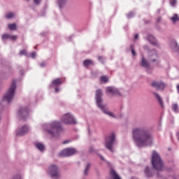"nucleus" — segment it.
<instances>
[{"label":"nucleus","mask_w":179,"mask_h":179,"mask_svg":"<svg viewBox=\"0 0 179 179\" xmlns=\"http://www.w3.org/2000/svg\"><path fill=\"white\" fill-rule=\"evenodd\" d=\"M62 122L66 125H75L78 124V121L75 116L71 113H66L61 117V121L53 120L49 123H44L43 128L47 131L53 138H58L61 135V132H64Z\"/></svg>","instance_id":"nucleus-1"},{"label":"nucleus","mask_w":179,"mask_h":179,"mask_svg":"<svg viewBox=\"0 0 179 179\" xmlns=\"http://www.w3.org/2000/svg\"><path fill=\"white\" fill-rule=\"evenodd\" d=\"M133 140L138 148L150 146L153 142L150 132L145 127H137L133 129Z\"/></svg>","instance_id":"nucleus-2"},{"label":"nucleus","mask_w":179,"mask_h":179,"mask_svg":"<svg viewBox=\"0 0 179 179\" xmlns=\"http://www.w3.org/2000/svg\"><path fill=\"white\" fill-rule=\"evenodd\" d=\"M95 99L97 107H99L104 114L109 115V117H112V118H117V116L114 115L113 112H110L107 109V106H106V104H104V102L103 101V92L100 90H96Z\"/></svg>","instance_id":"nucleus-3"},{"label":"nucleus","mask_w":179,"mask_h":179,"mask_svg":"<svg viewBox=\"0 0 179 179\" xmlns=\"http://www.w3.org/2000/svg\"><path fill=\"white\" fill-rule=\"evenodd\" d=\"M152 165L155 170L157 171H163L164 170V162L160 157V155L157 152L153 151L152 155Z\"/></svg>","instance_id":"nucleus-4"},{"label":"nucleus","mask_w":179,"mask_h":179,"mask_svg":"<svg viewBox=\"0 0 179 179\" xmlns=\"http://www.w3.org/2000/svg\"><path fill=\"white\" fill-rule=\"evenodd\" d=\"M16 90V81H13L10 87L8 88L6 94L3 96V101L6 103H12L13 97H15V92Z\"/></svg>","instance_id":"nucleus-5"},{"label":"nucleus","mask_w":179,"mask_h":179,"mask_svg":"<svg viewBox=\"0 0 179 179\" xmlns=\"http://www.w3.org/2000/svg\"><path fill=\"white\" fill-rule=\"evenodd\" d=\"M46 173L50 178L59 179L61 178V171L59 166L57 164H52L49 166L46 170Z\"/></svg>","instance_id":"nucleus-6"},{"label":"nucleus","mask_w":179,"mask_h":179,"mask_svg":"<svg viewBox=\"0 0 179 179\" xmlns=\"http://www.w3.org/2000/svg\"><path fill=\"white\" fill-rule=\"evenodd\" d=\"M117 143V138L114 132L110 133L105 139V146L110 152H114V145Z\"/></svg>","instance_id":"nucleus-7"},{"label":"nucleus","mask_w":179,"mask_h":179,"mask_svg":"<svg viewBox=\"0 0 179 179\" xmlns=\"http://www.w3.org/2000/svg\"><path fill=\"white\" fill-rule=\"evenodd\" d=\"M29 113H30V110L27 106H22L17 111V116L20 120H25L29 117Z\"/></svg>","instance_id":"nucleus-8"},{"label":"nucleus","mask_w":179,"mask_h":179,"mask_svg":"<svg viewBox=\"0 0 179 179\" xmlns=\"http://www.w3.org/2000/svg\"><path fill=\"white\" fill-rule=\"evenodd\" d=\"M29 129L30 128L27 125L24 124L17 129L16 135L17 136H24V135H27Z\"/></svg>","instance_id":"nucleus-9"},{"label":"nucleus","mask_w":179,"mask_h":179,"mask_svg":"<svg viewBox=\"0 0 179 179\" xmlns=\"http://www.w3.org/2000/svg\"><path fill=\"white\" fill-rule=\"evenodd\" d=\"M78 152L75 148H66L60 152V156L62 157H69V156H73L75 153Z\"/></svg>","instance_id":"nucleus-10"},{"label":"nucleus","mask_w":179,"mask_h":179,"mask_svg":"<svg viewBox=\"0 0 179 179\" xmlns=\"http://www.w3.org/2000/svg\"><path fill=\"white\" fill-rule=\"evenodd\" d=\"M150 60L152 62H157L159 64V55L157 54V50L152 49L148 52Z\"/></svg>","instance_id":"nucleus-11"},{"label":"nucleus","mask_w":179,"mask_h":179,"mask_svg":"<svg viewBox=\"0 0 179 179\" xmlns=\"http://www.w3.org/2000/svg\"><path fill=\"white\" fill-rule=\"evenodd\" d=\"M62 79L61 78H56L52 81V85H50V87H52V86H54L55 88V93H59V88H58V86H61L62 85Z\"/></svg>","instance_id":"nucleus-12"},{"label":"nucleus","mask_w":179,"mask_h":179,"mask_svg":"<svg viewBox=\"0 0 179 179\" xmlns=\"http://www.w3.org/2000/svg\"><path fill=\"white\" fill-rule=\"evenodd\" d=\"M151 86L157 89V90H163L164 87H166V85L163 83L162 81H153L151 83Z\"/></svg>","instance_id":"nucleus-13"},{"label":"nucleus","mask_w":179,"mask_h":179,"mask_svg":"<svg viewBox=\"0 0 179 179\" xmlns=\"http://www.w3.org/2000/svg\"><path fill=\"white\" fill-rule=\"evenodd\" d=\"M147 39L148 40L149 43L155 47H160V43L156 40V38L153 36V35L150 34L148 36Z\"/></svg>","instance_id":"nucleus-14"},{"label":"nucleus","mask_w":179,"mask_h":179,"mask_svg":"<svg viewBox=\"0 0 179 179\" xmlns=\"http://www.w3.org/2000/svg\"><path fill=\"white\" fill-rule=\"evenodd\" d=\"M106 93L112 96H114L115 94H120V92L118 91V89H117L115 87H108L106 88Z\"/></svg>","instance_id":"nucleus-15"},{"label":"nucleus","mask_w":179,"mask_h":179,"mask_svg":"<svg viewBox=\"0 0 179 179\" xmlns=\"http://www.w3.org/2000/svg\"><path fill=\"white\" fill-rule=\"evenodd\" d=\"M144 173L147 178H150V177H153V176H155L153 169L149 168V166L145 168Z\"/></svg>","instance_id":"nucleus-16"},{"label":"nucleus","mask_w":179,"mask_h":179,"mask_svg":"<svg viewBox=\"0 0 179 179\" xmlns=\"http://www.w3.org/2000/svg\"><path fill=\"white\" fill-rule=\"evenodd\" d=\"M169 47L173 51V52H178L179 51V47L178 44H177V42L176 41H172L169 43Z\"/></svg>","instance_id":"nucleus-17"},{"label":"nucleus","mask_w":179,"mask_h":179,"mask_svg":"<svg viewBox=\"0 0 179 179\" xmlns=\"http://www.w3.org/2000/svg\"><path fill=\"white\" fill-rule=\"evenodd\" d=\"M155 97L157 99L158 103H159V105L161 106V107L163 108V107H164V103H163V99H162V97L160 96V95H159V94L154 92L153 93Z\"/></svg>","instance_id":"nucleus-18"},{"label":"nucleus","mask_w":179,"mask_h":179,"mask_svg":"<svg viewBox=\"0 0 179 179\" xmlns=\"http://www.w3.org/2000/svg\"><path fill=\"white\" fill-rule=\"evenodd\" d=\"M141 66H143V68H145V69H149V68H150L149 62H148V60H146V59H145V57H142Z\"/></svg>","instance_id":"nucleus-19"},{"label":"nucleus","mask_w":179,"mask_h":179,"mask_svg":"<svg viewBox=\"0 0 179 179\" xmlns=\"http://www.w3.org/2000/svg\"><path fill=\"white\" fill-rule=\"evenodd\" d=\"M35 146L38 149V150H40V152H43L45 149L44 144L41 143H35Z\"/></svg>","instance_id":"nucleus-20"},{"label":"nucleus","mask_w":179,"mask_h":179,"mask_svg":"<svg viewBox=\"0 0 179 179\" xmlns=\"http://www.w3.org/2000/svg\"><path fill=\"white\" fill-rule=\"evenodd\" d=\"M90 166H92L91 163H88L85 166V169L84 171L85 176H87L89 174V171L90 170Z\"/></svg>","instance_id":"nucleus-21"},{"label":"nucleus","mask_w":179,"mask_h":179,"mask_svg":"<svg viewBox=\"0 0 179 179\" xmlns=\"http://www.w3.org/2000/svg\"><path fill=\"white\" fill-rule=\"evenodd\" d=\"M84 64V66H90V65H93V61L90 60V59H86L83 62Z\"/></svg>","instance_id":"nucleus-22"},{"label":"nucleus","mask_w":179,"mask_h":179,"mask_svg":"<svg viewBox=\"0 0 179 179\" xmlns=\"http://www.w3.org/2000/svg\"><path fill=\"white\" fill-rule=\"evenodd\" d=\"M16 16V14L15 13H8L7 15L5 16L6 19H13Z\"/></svg>","instance_id":"nucleus-23"},{"label":"nucleus","mask_w":179,"mask_h":179,"mask_svg":"<svg viewBox=\"0 0 179 179\" xmlns=\"http://www.w3.org/2000/svg\"><path fill=\"white\" fill-rule=\"evenodd\" d=\"M171 20L173 22V23H176V22H178L179 20L178 14H174L172 17H171Z\"/></svg>","instance_id":"nucleus-24"},{"label":"nucleus","mask_w":179,"mask_h":179,"mask_svg":"<svg viewBox=\"0 0 179 179\" xmlns=\"http://www.w3.org/2000/svg\"><path fill=\"white\" fill-rule=\"evenodd\" d=\"M2 40H10V34H4L2 35Z\"/></svg>","instance_id":"nucleus-25"},{"label":"nucleus","mask_w":179,"mask_h":179,"mask_svg":"<svg viewBox=\"0 0 179 179\" xmlns=\"http://www.w3.org/2000/svg\"><path fill=\"white\" fill-rule=\"evenodd\" d=\"M172 110L174 113H178V105L177 103H173L172 105Z\"/></svg>","instance_id":"nucleus-26"},{"label":"nucleus","mask_w":179,"mask_h":179,"mask_svg":"<svg viewBox=\"0 0 179 179\" xmlns=\"http://www.w3.org/2000/svg\"><path fill=\"white\" fill-rule=\"evenodd\" d=\"M65 3H66V0H58V4L59 8H62V6L65 5Z\"/></svg>","instance_id":"nucleus-27"},{"label":"nucleus","mask_w":179,"mask_h":179,"mask_svg":"<svg viewBox=\"0 0 179 179\" xmlns=\"http://www.w3.org/2000/svg\"><path fill=\"white\" fill-rule=\"evenodd\" d=\"M18 55H25V57H27L29 56V53H27V50H22L20 52V54H18Z\"/></svg>","instance_id":"nucleus-28"},{"label":"nucleus","mask_w":179,"mask_h":179,"mask_svg":"<svg viewBox=\"0 0 179 179\" xmlns=\"http://www.w3.org/2000/svg\"><path fill=\"white\" fill-rule=\"evenodd\" d=\"M37 57V53L36 52H33L32 53H28V58H35Z\"/></svg>","instance_id":"nucleus-29"},{"label":"nucleus","mask_w":179,"mask_h":179,"mask_svg":"<svg viewBox=\"0 0 179 179\" xmlns=\"http://www.w3.org/2000/svg\"><path fill=\"white\" fill-rule=\"evenodd\" d=\"M8 29H10V30H16V24H9Z\"/></svg>","instance_id":"nucleus-30"},{"label":"nucleus","mask_w":179,"mask_h":179,"mask_svg":"<svg viewBox=\"0 0 179 179\" xmlns=\"http://www.w3.org/2000/svg\"><path fill=\"white\" fill-rule=\"evenodd\" d=\"M101 82H104V83H107V82H108V78L106 76H101Z\"/></svg>","instance_id":"nucleus-31"},{"label":"nucleus","mask_w":179,"mask_h":179,"mask_svg":"<svg viewBox=\"0 0 179 179\" xmlns=\"http://www.w3.org/2000/svg\"><path fill=\"white\" fill-rule=\"evenodd\" d=\"M134 16H135V13L134 12H130L127 15L128 19H131V17H134Z\"/></svg>","instance_id":"nucleus-32"},{"label":"nucleus","mask_w":179,"mask_h":179,"mask_svg":"<svg viewBox=\"0 0 179 179\" xmlns=\"http://www.w3.org/2000/svg\"><path fill=\"white\" fill-rule=\"evenodd\" d=\"M176 3H177V0H171V6H176Z\"/></svg>","instance_id":"nucleus-33"},{"label":"nucleus","mask_w":179,"mask_h":179,"mask_svg":"<svg viewBox=\"0 0 179 179\" xmlns=\"http://www.w3.org/2000/svg\"><path fill=\"white\" fill-rule=\"evenodd\" d=\"M16 38H17V36H12L10 35V40H13V41H15V40H16Z\"/></svg>","instance_id":"nucleus-34"},{"label":"nucleus","mask_w":179,"mask_h":179,"mask_svg":"<svg viewBox=\"0 0 179 179\" xmlns=\"http://www.w3.org/2000/svg\"><path fill=\"white\" fill-rule=\"evenodd\" d=\"M39 65H40L41 68H44L47 65V64L45 62H43L41 63Z\"/></svg>","instance_id":"nucleus-35"},{"label":"nucleus","mask_w":179,"mask_h":179,"mask_svg":"<svg viewBox=\"0 0 179 179\" xmlns=\"http://www.w3.org/2000/svg\"><path fill=\"white\" fill-rule=\"evenodd\" d=\"M34 3L36 4V5H39V3H41V1L42 0H34Z\"/></svg>","instance_id":"nucleus-36"},{"label":"nucleus","mask_w":179,"mask_h":179,"mask_svg":"<svg viewBox=\"0 0 179 179\" xmlns=\"http://www.w3.org/2000/svg\"><path fill=\"white\" fill-rule=\"evenodd\" d=\"M139 38V35L138 34H136L135 36H134V40H138V38Z\"/></svg>","instance_id":"nucleus-37"},{"label":"nucleus","mask_w":179,"mask_h":179,"mask_svg":"<svg viewBox=\"0 0 179 179\" xmlns=\"http://www.w3.org/2000/svg\"><path fill=\"white\" fill-rule=\"evenodd\" d=\"M131 53L134 56L136 55V52H135V50L134 49H131Z\"/></svg>","instance_id":"nucleus-38"},{"label":"nucleus","mask_w":179,"mask_h":179,"mask_svg":"<svg viewBox=\"0 0 179 179\" xmlns=\"http://www.w3.org/2000/svg\"><path fill=\"white\" fill-rule=\"evenodd\" d=\"M98 59H99V61H100L101 62H103V57H98Z\"/></svg>","instance_id":"nucleus-39"},{"label":"nucleus","mask_w":179,"mask_h":179,"mask_svg":"<svg viewBox=\"0 0 179 179\" xmlns=\"http://www.w3.org/2000/svg\"><path fill=\"white\" fill-rule=\"evenodd\" d=\"M99 157H101V160H103V162H106V159H104V157L103 156L99 155Z\"/></svg>","instance_id":"nucleus-40"},{"label":"nucleus","mask_w":179,"mask_h":179,"mask_svg":"<svg viewBox=\"0 0 179 179\" xmlns=\"http://www.w3.org/2000/svg\"><path fill=\"white\" fill-rule=\"evenodd\" d=\"M144 50H148L149 47L148 45H144L143 46Z\"/></svg>","instance_id":"nucleus-41"},{"label":"nucleus","mask_w":179,"mask_h":179,"mask_svg":"<svg viewBox=\"0 0 179 179\" xmlns=\"http://www.w3.org/2000/svg\"><path fill=\"white\" fill-rule=\"evenodd\" d=\"M69 143V141H64L63 142L64 145H66V143Z\"/></svg>","instance_id":"nucleus-42"},{"label":"nucleus","mask_w":179,"mask_h":179,"mask_svg":"<svg viewBox=\"0 0 179 179\" xmlns=\"http://www.w3.org/2000/svg\"><path fill=\"white\" fill-rule=\"evenodd\" d=\"M93 148H91L90 149V153H92V152H93Z\"/></svg>","instance_id":"nucleus-43"},{"label":"nucleus","mask_w":179,"mask_h":179,"mask_svg":"<svg viewBox=\"0 0 179 179\" xmlns=\"http://www.w3.org/2000/svg\"><path fill=\"white\" fill-rule=\"evenodd\" d=\"M160 20H162V18L161 17H158L157 18V22H160Z\"/></svg>","instance_id":"nucleus-44"},{"label":"nucleus","mask_w":179,"mask_h":179,"mask_svg":"<svg viewBox=\"0 0 179 179\" xmlns=\"http://www.w3.org/2000/svg\"><path fill=\"white\" fill-rule=\"evenodd\" d=\"M177 138H178V139L179 141V132L177 133Z\"/></svg>","instance_id":"nucleus-45"},{"label":"nucleus","mask_w":179,"mask_h":179,"mask_svg":"<svg viewBox=\"0 0 179 179\" xmlns=\"http://www.w3.org/2000/svg\"><path fill=\"white\" fill-rule=\"evenodd\" d=\"M27 1H29V0H27Z\"/></svg>","instance_id":"nucleus-46"}]
</instances>
